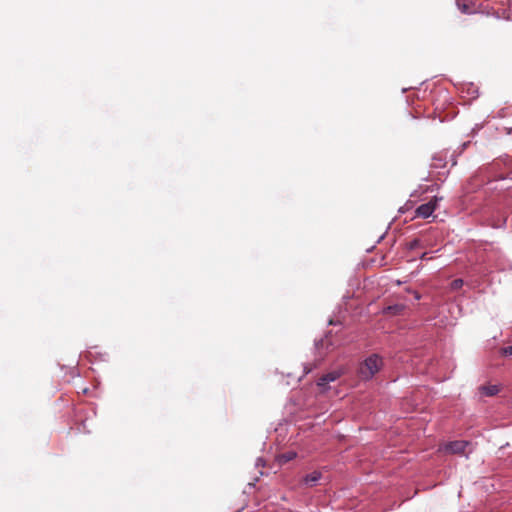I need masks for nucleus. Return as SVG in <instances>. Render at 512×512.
Here are the masks:
<instances>
[{
  "mask_svg": "<svg viewBox=\"0 0 512 512\" xmlns=\"http://www.w3.org/2000/svg\"><path fill=\"white\" fill-rule=\"evenodd\" d=\"M504 355H512V346H507L502 349Z\"/></svg>",
  "mask_w": 512,
  "mask_h": 512,
  "instance_id": "nucleus-11",
  "label": "nucleus"
},
{
  "mask_svg": "<svg viewBox=\"0 0 512 512\" xmlns=\"http://www.w3.org/2000/svg\"><path fill=\"white\" fill-rule=\"evenodd\" d=\"M296 455L297 454L294 451H288V452L282 453L278 456V462L281 465L286 464V463L290 462L291 460H293L296 457Z\"/></svg>",
  "mask_w": 512,
  "mask_h": 512,
  "instance_id": "nucleus-8",
  "label": "nucleus"
},
{
  "mask_svg": "<svg viewBox=\"0 0 512 512\" xmlns=\"http://www.w3.org/2000/svg\"><path fill=\"white\" fill-rule=\"evenodd\" d=\"M342 374H343L342 370L331 371V372L323 375L322 377H320L318 382H317V385L319 387L325 388L328 383L336 381L337 379L340 378V376Z\"/></svg>",
  "mask_w": 512,
  "mask_h": 512,
  "instance_id": "nucleus-3",
  "label": "nucleus"
},
{
  "mask_svg": "<svg viewBox=\"0 0 512 512\" xmlns=\"http://www.w3.org/2000/svg\"><path fill=\"white\" fill-rule=\"evenodd\" d=\"M409 247H410V249H415L417 247H420V240L414 239L413 241L410 242Z\"/></svg>",
  "mask_w": 512,
  "mask_h": 512,
  "instance_id": "nucleus-10",
  "label": "nucleus"
},
{
  "mask_svg": "<svg viewBox=\"0 0 512 512\" xmlns=\"http://www.w3.org/2000/svg\"><path fill=\"white\" fill-rule=\"evenodd\" d=\"M468 445L467 441L457 440L446 444L445 449L453 454H462Z\"/></svg>",
  "mask_w": 512,
  "mask_h": 512,
  "instance_id": "nucleus-4",
  "label": "nucleus"
},
{
  "mask_svg": "<svg viewBox=\"0 0 512 512\" xmlns=\"http://www.w3.org/2000/svg\"><path fill=\"white\" fill-rule=\"evenodd\" d=\"M405 309V306L403 304H394V305H389L387 306L384 310H383V313L385 315H389V316H395V315H400L402 314L403 310Z\"/></svg>",
  "mask_w": 512,
  "mask_h": 512,
  "instance_id": "nucleus-5",
  "label": "nucleus"
},
{
  "mask_svg": "<svg viewBox=\"0 0 512 512\" xmlns=\"http://www.w3.org/2000/svg\"><path fill=\"white\" fill-rule=\"evenodd\" d=\"M440 200H442L441 197L433 196L427 203L416 208L414 217L423 219L430 217L437 209Z\"/></svg>",
  "mask_w": 512,
  "mask_h": 512,
  "instance_id": "nucleus-2",
  "label": "nucleus"
},
{
  "mask_svg": "<svg viewBox=\"0 0 512 512\" xmlns=\"http://www.w3.org/2000/svg\"><path fill=\"white\" fill-rule=\"evenodd\" d=\"M480 392L485 396H494L499 392L497 385H484L479 388Z\"/></svg>",
  "mask_w": 512,
  "mask_h": 512,
  "instance_id": "nucleus-6",
  "label": "nucleus"
},
{
  "mask_svg": "<svg viewBox=\"0 0 512 512\" xmlns=\"http://www.w3.org/2000/svg\"><path fill=\"white\" fill-rule=\"evenodd\" d=\"M463 286V280L462 279H455L451 283V287L454 290L460 289Z\"/></svg>",
  "mask_w": 512,
  "mask_h": 512,
  "instance_id": "nucleus-9",
  "label": "nucleus"
},
{
  "mask_svg": "<svg viewBox=\"0 0 512 512\" xmlns=\"http://www.w3.org/2000/svg\"><path fill=\"white\" fill-rule=\"evenodd\" d=\"M321 478V473L314 471L305 476L304 482L309 486H314Z\"/></svg>",
  "mask_w": 512,
  "mask_h": 512,
  "instance_id": "nucleus-7",
  "label": "nucleus"
},
{
  "mask_svg": "<svg viewBox=\"0 0 512 512\" xmlns=\"http://www.w3.org/2000/svg\"><path fill=\"white\" fill-rule=\"evenodd\" d=\"M383 366L382 358L377 354H372L361 363L358 374L363 380L371 379Z\"/></svg>",
  "mask_w": 512,
  "mask_h": 512,
  "instance_id": "nucleus-1",
  "label": "nucleus"
}]
</instances>
